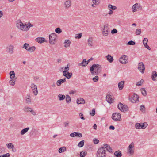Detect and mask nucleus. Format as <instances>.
I'll return each mask as SVG.
<instances>
[{
	"label": "nucleus",
	"mask_w": 157,
	"mask_h": 157,
	"mask_svg": "<svg viewBox=\"0 0 157 157\" xmlns=\"http://www.w3.org/2000/svg\"><path fill=\"white\" fill-rule=\"evenodd\" d=\"M95 109L94 108L92 109V112L90 113V114L91 116H93L95 115Z\"/></svg>",
	"instance_id": "nucleus-54"
},
{
	"label": "nucleus",
	"mask_w": 157,
	"mask_h": 157,
	"mask_svg": "<svg viewBox=\"0 0 157 157\" xmlns=\"http://www.w3.org/2000/svg\"><path fill=\"white\" fill-rule=\"evenodd\" d=\"M119 61L122 64H125L128 62V56L126 55H123L119 59Z\"/></svg>",
	"instance_id": "nucleus-7"
},
{
	"label": "nucleus",
	"mask_w": 157,
	"mask_h": 157,
	"mask_svg": "<svg viewBox=\"0 0 157 157\" xmlns=\"http://www.w3.org/2000/svg\"><path fill=\"white\" fill-rule=\"evenodd\" d=\"M55 31L56 33L59 34L62 32V30L60 28L58 27L56 29Z\"/></svg>",
	"instance_id": "nucleus-43"
},
{
	"label": "nucleus",
	"mask_w": 157,
	"mask_h": 157,
	"mask_svg": "<svg viewBox=\"0 0 157 157\" xmlns=\"http://www.w3.org/2000/svg\"><path fill=\"white\" fill-rule=\"evenodd\" d=\"M87 152H83V151L81 152L80 154V157H84L86 155Z\"/></svg>",
	"instance_id": "nucleus-44"
},
{
	"label": "nucleus",
	"mask_w": 157,
	"mask_h": 157,
	"mask_svg": "<svg viewBox=\"0 0 157 157\" xmlns=\"http://www.w3.org/2000/svg\"><path fill=\"white\" fill-rule=\"evenodd\" d=\"M141 32V29H137L136 31V34L137 35H140V34Z\"/></svg>",
	"instance_id": "nucleus-56"
},
{
	"label": "nucleus",
	"mask_w": 157,
	"mask_h": 157,
	"mask_svg": "<svg viewBox=\"0 0 157 157\" xmlns=\"http://www.w3.org/2000/svg\"><path fill=\"white\" fill-rule=\"evenodd\" d=\"M25 25V27L24 30H26V31L28 30L30 28H29V25L27 24L26 25Z\"/></svg>",
	"instance_id": "nucleus-62"
},
{
	"label": "nucleus",
	"mask_w": 157,
	"mask_h": 157,
	"mask_svg": "<svg viewBox=\"0 0 157 157\" xmlns=\"http://www.w3.org/2000/svg\"><path fill=\"white\" fill-rule=\"evenodd\" d=\"M64 5L66 9H67L71 6V0H67L64 2Z\"/></svg>",
	"instance_id": "nucleus-19"
},
{
	"label": "nucleus",
	"mask_w": 157,
	"mask_h": 157,
	"mask_svg": "<svg viewBox=\"0 0 157 157\" xmlns=\"http://www.w3.org/2000/svg\"><path fill=\"white\" fill-rule=\"evenodd\" d=\"M14 46L12 44L9 45L6 48V51L10 54H12L13 53Z\"/></svg>",
	"instance_id": "nucleus-8"
},
{
	"label": "nucleus",
	"mask_w": 157,
	"mask_h": 157,
	"mask_svg": "<svg viewBox=\"0 0 157 157\" xmlns=\"http://www.w3.org/2000/svg\"><path fill=\"white\" fill-rule=\"evenodd\" d=\"M108 8L111 9L112 10H116L117 9V7L114 6H113L111 4H109L108 6Z\"/></svg>",
	"instance_id": "nucleus-45"
},
{
	"label": "nucleus",
	"mask_w": 157,
	"mask_h": 157,
	"mask_svg": "<svg viewBox=\"0 0 157 157\" xmlns=\"http://www.w3.org/2000/svg\"><path fill=\"white\" fill-rule=\"evenodd\" d=\"M139 96L136 94H134L133 97L129 98V100L132 102L135 103L137 100H138Z\"/></svg>",
	"instance_id": "nucleus-11"
},
{
	"label": "nucleus",
	"mask_w": 157,
	"mask_h": 157,
	"mask_svg": "<svg viewBox=\"0 0 157 157\" xmlns=\"http://www.w3.org/2000/svg\"><path fill=\"white\" fill-rule=\"evenodd\" d=\"M82 37V33H79L76 35L75 38L76 39H80Z\"/></svg>",
	"instance_id": "nucleus-53"
},
{
	"label": "nucleus",
	"mask_w": 157,
	"mask_h": 157,
	"mask_svg": "<svg viewBox=\"0 0 157 157\" xmlns=\"http://www.w3.org/2000/svg\"><path fill=\"white\" fill-rule=\"evenodd\" d=\"M141 9V6L138 3H136L134 4L132 7V11L133 12H135Z\"/></svg>",
	"instance_id": "nucleus-9"
},
{
	"label": "nucleus",
	"mask_w": 157,
	"mask_h": 157,
	"mask_svg": "<svg viewBox=\"0 0 157 157\" xmlns=\"http://www.w3.org/2000/svg\"><path fill=\"white\" fill-rule=\"evenodd\" d=\"M102 147L104 148V149L106 150V151H107L110 153H112L113 152L112 148L108 144H104Z\"/></svg>",
	"instance_id": "nucleus-12"
},
{
	"label": "nucleus",
	"mask_w": 157,
	"mask_h": 157,
	"mask_svg": "<svg viewBox=\"0 0 157 157\" xmlns=\"http://www.w3.org/2000/svg\"><path fill=\"white\" fill-rule=\"evenodd\" d=\"M144 80L142 79H141L140 81L137 82L136 84V86H140L143 83Z\"/></svg>",
	"instance_id": "nucleus-48"
},
{
	"label": "nucleus",
	"mask_w": 157,
	"mask_h": 157,
	"mask_svg": "<svg viewBox=\"0 0 157 157\" xmlns=\"http://www.w3.org/2000/svg\"><path fill=\"white\" fill-rule=\"evenodd\" d=\"M69 122L68 121L65 122L64 123V127H68L69 126Z\"/></svg>",
	"instance_id": "nucleus-61"
},
{
	"label": "nucleus",
	"mask_w": 157,
	"mask_h": 157,
	"mask_svg": "<svg viewBox=\"0 0 157 157\" xmlns=\"http://www.w3.org/2000/svg\"><path fill=\"white\" fill-rule=\"evenodd\" d=\"M72 75L71 72L70 73L69 72L63 73V75L68 79H69L71 77Z\"/></svg>",
	"instance_id": "nucleus-22"
},
{
	"label": "nucleus",
	"mask_w": 157,
	"mask_h": 157,
	"mask_svg": "<svg viewBox=\"0 0 157 157\" xmlns=\"http://www.w3.org/2000/svg\"><path fill=\"white\" fill-rule=\"evenodd\" d=\"M117 33V30L115 29H113V30L111 31V33L112 34L116 33Z\"/></svg>",
	"instance_id": "nucleus-58"
},
{
	"label": "nucleus",
	"mask_w": 157,
	"mask_h": 157,
	"mask_svg": "<svg viewBox=\"0 0 157 157\" xmlns=\"http://www.w3.org/2000/svg\"><path fill=\"white\" fill-rule=\"evenodd\" d=\"M66 147H63L60 148L59 149L58 151H59V153H61L66 151Z\"/></svg>",
	"instance_id": "nucleus-35"
},
{
	"label": "nucleus",
	"mask_w": 157,
	"mask_h": 157,
	"mask_svg": "<svg viewBox=\"0 0 157 157\" xmlns=\"http://www.w3.org/2000/svg\"><path fill=\"white\" fill-rule=\"evenodd\" d=\"M35 40L36 42L40 43H42L45 41L44 38L43 37L37 38Z\"/></svg>",
	"instance_id": "nucleus-24"
},
{
	"label": "nucleus",
	"mask_w": 157,
	"mask_h": 157,
	"mask_svg": "<svg viewBox=\"0 0 157 157\" xmlns=\"http://www.w3.org/2000/svg\"><path fill=\"white\" fill-rule=\"evenodd\" d=\"M79 116L80 118L82 120H85V118L83 117V115L82 113H79Z\"/></svg>",
	"instance_id": "nucleus-60"
},
{
	"label": "nucleus",
	"mask_w": 157,
	"mask_h": 157,
	"mask_svg": "<svg viewBox=\"0 0 157 157\" xmlns=\"http://www.w3.org/2000/svg\"><path fill=\"white\" fill-rule=\"evenodd\" d=\"M26 102L28 104L31 103V97L28 94L26 96Z\"/></svg>",
	"instance_id": "nucleus-26"
},
{
	"label": "nucleus",
	"mask_w": 157,
	"mask_h": 157,
	"mask_svg": "<svg viewBox=\"0 0 157 157\" xmlns=\"http://www.w3.org/2000/svg\"><path fill=\"white\" fill-rule=\"evenodd\" d=\"M15 80L14 79L10 80L9 81V83L12 86H14L15 84Z\"/></svg>",
	"instance_id": "nucleus-47"
},
{
	"label": "nucleus",
	"mask_w": 157,
	"mask_h": 157,
	"mask_svg": "<svg viewBox=\"0 0 157 157\" xmlns=\"http://www.w3.org/2000/svg\"><path fill=\"white\" fill-rule=\"evenodd\" d=\"M98 79V77L97 76H95L93 78V80L95 82H97Z\"/></svg>",
	"instance_id": "nucleus-55"
},
{
	"label": "nucleus",
	"mask_w": 157,
	"mask_h": 157,
	"mask_svg": "<svg viewBox=\"0 0 157 157\" xmlns=\"http://www.w3.org/2000/svg\"><path fill=\"white\" fill-rule=\"evenodd\" d=\"M32 109L31 108L29 107H25L23 109V110L25 111V112H30L31 111V109Z\"/></svg>",
	"instance_id": "nucleus-40"
},
{
	"label": "nucleus",
	"mask_w": 157,
	"mask_h": 157,
	"mask_svg": "<svg viewBox=\"0 0 157 157\" xmlns=\"http://www.w3.org/2000/svg\"><path fill=\"white\" fill-rule=\"evenodd\" d=\"M112 118L113 120L117 121H121V119L120 113H114L112 114Z\"/></svg>",
	"instance_id": "nucleus-5"
},
{
	"label": "nucleus",
	"mask_w": 157,
	"mask_h": 157,
	"mask_svg": "<svg viewBox=\"0 0 157 157\" xmlns=\"http://www.w3.org/2000/svg\"><path fill=\"white\" fill-rule=\"evenodd\" d=\"M92 1L94 4L96 5H98L100 3L99 0H92Z\"/></svg>",
	"instance_id": "nucleus-49"
},
{
	"label": "nucleus",
	"mask_w": 157,
	"mask_h": 157,
	"mask_svg": "<svg viewBox=\"0 0 157 157\" xmlns=\"http://www.w3.org/2000/svg\"><path fill=\"white\" fill-rule=\"evenodd\" d=\"M10 78H13L15 76V73L13 71H11L10 73Z\"/></svg>",
	"instance_id": "nucleus-37"
},
{
	"label": "nucleus",
	"mask_w": 157,
	"mask_h": 157,
	"mask_svg": "<svg viewBox=\"0 0 157 157\" xmlns=\"http://www.w3.org/2000/svg\"><path fill=\"white\" fill-rule=\"evenodd\" d=\"M104 148L101 146L99 148L97 152V157H105L106 155V150Z\"/></svg>",
	"instance_id": "nucleus-2"
},
{
	"label": "nucleus",
	"mask_w": 157,
	"mask_h": 157,
	"mask_svg": "<svg viewBox=\"0 0 157 157\" xmlns=\"http://www.w3.org/2000/svg\"><path fill=\"white\" fill-rule=\"evenodd\" d=\"M35 49L36 48L35 46L29 47L27 51L30 52H32L34 51Z\"/></svg>",
	"instance_id": "nucleus-33"
},
{
	"label": "nucleus",
	"mask_w": 157,
	"mask_h": 157,
	"mask_svg": "<svg viewBox=\"0 0 157 157\" xmlns=\"http://www.w3.org/2000/svg\"><path fill=\"white\" fill-rule=\"evenodd\" d=\"M16 25L18 29L23 30L24 29L25 26L21 21H19L17 23Z\"/></svg>",
	"instance_id": "nucleus-14"
},
{
	"label": "nucleus",
	"mask_w": 157,
	"mask_h": 157,
	"mask_svg": "<svg viewBox=\"0 0 157 157\" xmlns=\"http://www.w3.org/2000/svg\"><path fill=\"white\" fill-rule=\"evenodd\" d=\"M141 91L143 95L144 96L147 95V92L144 88H142L141 89Z\"/></svg>",
	"instance_id": "nucleus-41"
},
{
	"label": "nucleus",
	"mask_w": 157,
	"mask_h": 157,
	"mask_svg": "<svg viewBox=\"0 0 157 157\" xmlns=\"http://www.w3.org/2000/svg\"><path fill=\"white\" fill-rule=\"evenodd\" d=\"M6 146L9 148H13V144L12 143H9L6 144Z\"/></svg>",
	"instance_id": "nucleus-42"
},
{
	"label": "nucleus",
	"mask_w": 157,
	"mask_h": 157,
	"mask_svg": "<svg viewBox=\"0 0 157 157\" xmlns=\"http://www.w3.org/2000/svg\"><path fill=\"white\" fill-rule=\"evenodd\" d=\"M69 64H68L67 65V66L66 67H65V70L63 71V73H66L69 70V67L68 66Z\"/></svg>",
	"instance_id": "nucleus-50"
},
{
	"label": "nucleus",
	"mask_w": 157,
	"mask_h": 157,
	"mask_svg": "<svg viewBox=\"0 0 157 157\" xmlns=\"http://www.w3.org/2000/svg\"><path fill=\"white\" fill-rule=\"evenodd\" d=\"M135 44V42L132 40H130L129 41L127 44L128 45H134Z\"/></svg>",
	"instance_id": "nucleus-46"
},
{
	"label": "nucleus",
	"mask_w": 157,
	"mask_h": 157,
	"mask_svg": "<svg viewBox=\"0 0 157 157\" xmlns=\"http://www.w3.org/2000/svg\"><path fill=\"white\" fill-rule=\"evenodd\" d=\"M29 47V45L28 43H25L24 44L22 48L25 49L27 51Z\"/></svg>",
	"instance_id": "nucleus-38"
},
{
	"label": "nucleus",
	"mask_w": 157,
	"mask_h": 157,
	"mask_svg": "<svg viewBox=\"0 0 157 157\" xmlns=\"http://www.w3.org/2000/svg\"><path fill=\"white\" fill-rule=\"evenodd\" d=\"M156 78H157V73L155 71H153L152 73V79L153 81H155Z\"/></svg>",
	"instance_id": "nucleus-28"
},
{
	"label": "nucleus",
	"mask_w": 157,
	"mask_h": 157,
	"mask_svg": "<svg viewBox=\"0 0 157 157\" xmlns=\"http://www.w3.org/2000/svg\"><path fill=\"white\" fill-rule=\"evenodd\" d=\"M138 69L140 71L143 73L144 71V65L142 62H140L138 64Z\"/></svg>",
	"instance_id": "nucleus-13"
},
{
	"label": "nucleus",
	"mask_w": 157,
	"mask_h": 157,
	"mask_svg": "<svg viewBox=\"0 0 157 157\" xmlns=\"http://www.w3.org/2000/svg\"><path fill=\"white\" fill-rule=\"evenodd\" d=\"M106 57L107 60L110 63H112L113 61V59L110 55L108 54Z\"/></svg>",
	"instance_id": "nucleus-27"
},
{
	"label": "nucleus",
	"mask_w": 157,
	"mask_h": 157,
	"mask_svg": "<svg viewBox=\"0 0 157 157\" xmlns=\"http://www.w3.org/2000/svg\"><path fill=\"white\" fill-rule=\"evenodd\" d=\"M77 103L78 104H84L85 103V101L82 98H79L77 99Z\"/></svg>",
	"instance_id": "nucleus-21"
},
{
	"label": "nucleus",
	"mask_w": 157,
	"mask_h": 157,
	"mask_svg": "<svg viewBox=\"0 0 157 157\" xmlns=\"http://www.w3.org/2000/svg\"><path fill=\"white\" fill-rule=\"evenodd\" d=\"M66 101L67 103H69L71 101V98L68 95H67L66 97Z\"/></svg>",
	"instance_id": "nucleus-36"
},
{
	"label": "nucleus",
	"mask_w": 157,
	"mask_h": 157,
	"mask_svg": "<svg viewBox=\"0 0 157 157\" xmlns=\"http://www.w3.org/2000/svg\"><path fill=\"white\" fill-rule=\"evenodd\" d=\"M31 88L33 90V93L35 95H36L38 94V92L37 86L34 83L32 84L31 86Z\"/></svg>",
	"instance_id": "nucleus-10"
},
{
	"label": "nucleus",
	"mask_w": 157,
	"mask_h": 157,
	"mask_svg": "<svg viewBox=\"0 0 157 157\" xmlns=\"http://www.w3.org/2000/svg\"><path fill=\"white\" fill-rule=\"evenodd\" d=\"M84 140H83L80 142L78 144V146L79 147H82L84 145Z\"/></svg>",
	"instance_id": "nucleus-39"
},
{
	"label": "nucleus",
	"mask_w": 157,
	"mask_h": 157,
	"mask_svg": "<svg viewBox=\"0 0 157 157\" xmlns=\"http://www.w3.org/2000/svg\"><path fill=\"white\" fill-rule=\"evenodd\" d=\"M66 81V78H64L63 79H61L57 81L56 84L58 86H60L61 84L65 82Z\"/></svg>",
	"instance_id": "nucleus-18"
},
{
	"label": "nucleus",
	"mask_w": 157,
	"mask_h": 157,
	"mask_svg": "<svg viewBox=\"0 0 157 157\" xmlns=\"http://www.w3.org/2000/svg\"><path fill=\"white\" fill-rule=\"evenodd\" d=\"M71 42L69 40H66L64 44H65L64 47L66 48L69 47L70 46Z\"/></svg>",
	"instance_id": "nucleus-31"
},
{
	"label": "nucleus",
	"mask_w": 157,
	"mask_h": 157,
	"mask_svg": "<svg viewBox=\"0 0 157 157\" xmlns=\"http://www.w3.org/2000/svg\"><path fill=\"white\" fill-rule=\"evenodd\" d=\"M121 111L122 112H126V111L128 110V106L125 105H124L122 104V105L121 106Z\"/></svg>",
	"instance_id": "nucleus-23"
},
{
	"label": "nucleus",
	"mask_w": 157,
	"mask_h": 157,
	"mask_svg": "<svg viewBox=\"0 0 157 157\" xmlns=\"http://www.w3.org/2000/svg\"><path fill=\"white\" fill-rule=\"evenodd\" d=\"M30 112L31 113V114L33 115H36V113L35 111L33 110L32 109H31V110Z\"/></svg>",
	"instance_id": "nucleus-64"
},
{
	"label": "nucleus",
	"mask_w": 157,
	"mask_h": 157,
	"mask_svg": "<svg viewBox=\"0 0 157 157\" xmlns=\"http://www.w3.org/2000/svg\"><path fill=\"white\" fill-rule=\"evenodd\" d=\"M93 141L94 144H97L99 142V140L97 139H94L93 140Z\"/></svg>",
	"instance_id": "nucleus-59"
},
{
	"label": "nucleus",
	"mask_w": 157,
	"mask_h": 157,
	"mask_svg": "<svg viewBox=\"0 0 157 157\" xmlns=\"http://www.w3.org/2000/svg\"><path fill=\"white\" fill-rule=\"evenodd\" d=\"M124 81H122L119 82L118 84V86L119 90H121L123 89L124 87Z\"/></svg>",
	"instance_id": "nucleus-25"
},
{
	"label": "nucleus",
	"mask_w": 157,
	"mask_h": 157,
	"mask_svg": "<svg viewBox=\"0 0 157 157\" xmlns=\"http://www.w3.org/2000/svg\"><path fill=\"white\" fill-rule=\"evenodd\" d=\"M108 24H106L104 26V28L103 29L102 31V33L103 35L106 36H107L108 34Z\"/></svg>",
	"instance_id": "nucleus-15"
},
{
	"label": "nucleus",
	"mask_w": 157,
	"mask_h": 157,
	"mask_svg": "<svg viewBox=\"0 0 157 157\" xmlns=\"http://www.w3.org/2000/svg\"><path fill=\"white\" fill-rule=\"evenodd\" d=\"M10 156V154L9 153H7L6 154L1 155L0 157H9Z\"/></svg>",
	"instance_id": "nucleus-52"
},
{
	"label": "nucleus",
	"mask_w": 157,
	"mask_h": 157,
	"mask_svg": "<svg viewBox=\"0 0 157 157\" xmlns=\"http://www.w3.org/2000/svg\"><path fill=\"white\" fill-rule=\"evenodd\" d=\"M148 42V39L147 38H144L143 41V43L144 45L147 44Z\"/></svg>",
	"instance_id": "nucleus-51"
},
{
	"label": "nucleus",
	"mask_w": 157,
	"mask_h": 157,
	"mask_svg": "<svg viewBox=\"0 0 157 157\" xmlns=\"http://www.w3.org/2000/svg\"><path fill=\"white\" fill-rule=\"evenodd\" d=\"M56 35L55 33H52L49 35V42L51 44H54L56 41Z\"/></svg>",
	"instance_id": "nucleus-3"
},
{
	"label": "nucleus",
	"mask_w": 157,
	"mask_h": 157,
	"mask_svg": "<svg viewBox=\"0 0 157 157\" xmlns=\"http://www.w3.org/2000/svg\"><path fill=\"white\" fill-rule=\"evenodd\" d=\"M114 154L116 157H121L122 156V153L119 150L115 151Z\"/></svg>",
	"instance_id": "nucleus-30"
},
{
	"label": "nucleus",
	"mask_w": 157,
	"mask_h": 157,
	"mask_svg": "<svg viewBox=\"0 0 157 157\" xmlns=\"http://www.w3.org/2000/svg\"><path fill=\"white\" fill-rule=\"evenodd\" d=\"M147 126V124L146 122L144 123H136L135 124V127L137 129H144Z\"/></svg>",
	"instance_id": "nucleus-4"
},
{
	"label": "nucleus",
	"mask_w": 157,
	"mask_h": 157,
	"mask_svg": "<svg viewBox=\"0 0 157 157\" xmlns=\"http://www.w3.org/2000/svg\"><path fill=\"white\" fill-rule=\"evenodd\" d=\"M90 70L92 75H98L101 71V67L99 64H94L90 67Z\"/></svg>",
	"instance_id": "nucleus-1"
},
{
	"label": "nucleus",
	"mask_w": 157,
	"mask_h": 157,
	"mask_svg": "<svg viewBox=\"0 0 157 157\" xmlns=\"http://www.w3.org/2000/svg\"><path fill=\"white\" fill-rule=\"evenodd\" d=\"M134 143L132 142L127 148L128 152L131 155L134 154Z\"/></svg>",
	"instance_id": "nucleus-6"
},
{
	"label": "nucleus",
	"mask_w": 157,
	"mask_h": 157,
	"mask_svg": "<svg viewBox=\"0 0 157 157\" xmlns=\"http://www.w3.org/2000/svg\"><path fill=\"white\" fill-rule=\"evenodd\" d=\"M145 109V108L144 106V105H141L140 107V110L142 111V110H144Z\"/></svg>",
	"instance_id": "nucleus-63"
},
{
	"label": "nucleus",
	"mask_w": 157,
	"mask_h": 157,
	"mask_svg": "<svg viewBox=\"0 0 157 157\" xmlns=\"http://www.w3.org/2000/svg\"><path fill=\"white\" fill-rule=\"evenodd\" d=\"M93 38L92 37H90L88 40V44L90 46H93Z\"/></svg>",
	"instance_id": "nucleus-32"
},
{
	"label": "nucleus",
	"mask_w": 157,
	"mask_h": 157,
	"mask_svg": "<svg viewBox=\"0 0 157 157\" xmlns=\"http://www.w3.org/2000/svg\"><path fill=\"white\" fill-rule=\"evenodd\" d=\"M58 97L59 98V100L63 101L65 98V96L64 94H60L58 95Z\"/></svg>",
	"instance_id": "nucleus-34"
},
{
	"label": "nucleus",
	"mask_w": 157,
	"mask_h": 157,
	"mask_svg": "<svg viewBox=\"0 0 157 157\" xmlns=\"http://www.w3.org/2000/svg\"><path fill=\"white\" fill-rule=\"evenodd\" d=\"M29 129V127H27L22 129L20 132L21 134L22 135H24L28 131Z\"/></svg>",
	"instance_id": "nucleus-29"
},
{
	"label": "nucleus",
	"mask_w": 157,
	"mask_h": 157,
	"mask_svg": "<svg viewBox=\"0 0 157 157\" xmlns=\"http://www.w3.org/2000/svg\"><path fill=\"white\" fill-rule=\"evenodd\" d=\"M88 64V62H87L86 59H84L81 63L78 64L79 66H82V67H86Z\"/></svg>",
	"instance_id": "nucleus-20"
},
{
	"label": "nucleus",
	"mask_w": 157,
	"mask_h": 157,
	"mask_svg": "<svg viewBox=\"0 0 157 157\" xmlns=\"http://www.w3.org/2000/svg\"><path fill=\"white\" fill-rule=\"evenodd\" d=\"M122 105V104L121 102H119L118 104L117 107L118 109L121 110V106Z\"/></svg>",
	"instance_id": "nucleus-57"
},
{
	"label": "nucleus",
	"mask_w": 157,
	"mask_h": 157,
	"mask_svg": "<svg viewBox=\"0 0 157 157\" xmlns=\"http://www.w3.org/2000/svg\"><path fill=\"white\" fill-rule=\"evenodd\" d=\"M82 134L78 132H74L70 134V136L71 137H74L75 136H78L81 137L82 136Z\"/></svg>",
	"instance_id": "nucleus-16"
},
{
	"label": "nucleus",
	"mask_w": 157,
	"mask_h": 157,
	"mask_svg": "<svg viewBox=\"0 0 157 157\" xmlns=\"http://www.w3.org/2000/svg\"><path fill=\"white\" fill-rule=\"evenodd\" d=\"M106 100L109 104H111L113 102V99L112 98L111 95L110 94L107 95L106 96Z\"/></svg>",
	"instance_id": "nucleus-17"
}]
</instances>
